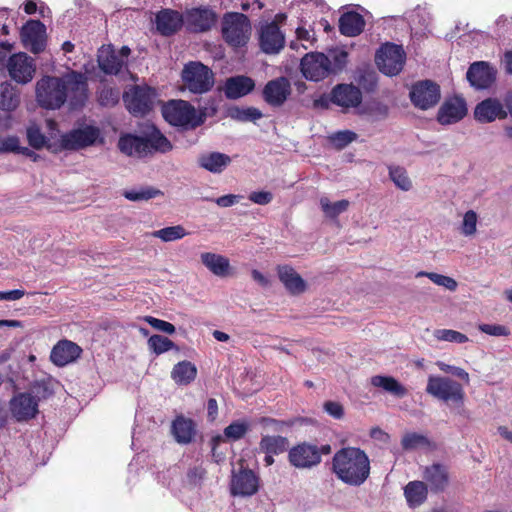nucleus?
<instances>
[{"mask_svg":"<svg viewBox=\"0 0 512 512\" xmlns=\"http://www.w3.org/2000/svg\"><path fill=\"white\" fill-rule=\"evenodd\" d=\"M36 101L47 110L60 109L68 102L71 109L82 108L88 100L87 77L76 71L60 77L43 76L36 82Z\"/></svg>","mask_w":512,"mask_h":512,"instance_id":"obj_1","label":"nucleus"},{"mask_svg":"<svg viewBox=\"0 0 512 512\" xmlns=\"http://www.w3.org/2000/svg\"><path fill=\"white\" fill-rule=\"evenodd\" d=\"M426 392L445 402H454L455 412L459 415L466 414L463 387L457 381L448 377L429 376Z\"/></svg>","mask_w":512,"mask_h":512,"instance_id":"obj_2","label":"nucleus"},{"mask_svg":"<svg viewBox=\"0 0 512 512\" xmlns=\"http://www.w3.org/2000/svg\"><path fill=\"white\" fill-rule=\"evenodd\" d=\"M181 78L184 87L193 94L207 93L215 83L213 71L199 61H191L185 64Z\"/></svg>","mask_w":512,"mask_h":512,"instance_id":"obj_3","label":"nucleus"},{"mask_svg":"<svg viewBox=\"0 0 512 512\" xmlns=\"http://www.w3.org/2000/svg\"><path fill=\"white\" fill-rule=\"evenodd\" d=\"M164 119L174 126L196 128L204 122V116L185 100H171L162 107Z\"/></svg>","mask_w":512,"mask_h":512,"instance_id":"obj_4","label":"nucleus"},{"mask_svg":"<svg viewBox=\"0 0 512 512\" xmlns=\"http://www.w3.org/2000/svg\"><path fill=\"white\" fill-rule=\"evenodd\" d=\"M251 34V24L248 17L242 13L230 12L222 20V35L224 40L233 47L246 45Z\"/></svg>","mask_w":512,"mask_h":512,"instance_id":"obj_5","label":"nucleus"},{"mask_svg":"<svg viewBox=\"0 0 512 512\" xmlns=\"http://www.w3.org/2000/svg\"><path fill=\"white\" fill-rule=\"evenodd\" d=\"M406 53L401 45L386 42L375 54V63L380 72L386 76L398 75L404 67Z\"/></svg>","mask_w":512,"mask_h":512,"instance_id":"obj_6","label":"nucleus"},{"mask_svg":"<svg viewBox=\"0 0 512 512\" xmlns=\"http://www.w3.org/2000/svg\"><path fill=\"white\" fill-rule=\"evenodd\" d=\"M412 105L426 111L435 107L441 99L440 85L430 79L418 80L412 84L409 91Z\"/></svg>","mask_w":512,"mask_h":512,"instance_id":"obj_7","label":"nucleus"},{"mask_svg":"<svg viewBox=\"0 0 512 512\" xmlns=\"http://www.w3.org/2000/svg\"><path fill=\"white\" fill-rule=\"evenodd\" d=\"M60 142L66 150H80L97 143L102 144L104 139L101 137V130L98 127L84 125L63 134Z\"/></svg>","mask_w":512,"mask_h":512,"instance_id":"obj_8","label":"nucleus"},{"mask_svg":"<svg viewBox=\"0 0 512 512\" xmlns=\"http://www.w3.org/2000/svg\"><path fill=\"white\" fill-rule=\"evenodd\" d=\"M156 96V90L151 87L135 86L124 94L123 99L130 113L143 116L153 108Z\"/></svg>","mask_w":512,"mask_h":512,"instance_id":"obj_9","label":"nucleus"},{"mask_svg":"<svg viewBox=\"0 0 512 512\" xmlns=\"http://www.w3.org/2000/svg\"><path fill=\"white\" fill-rule=\"evenodd\" d=\"M300 69L307 80L317 82L331 74V61L323 53L310 52L302 58Z\"/></svg>","mask_w":512,"mask_h":512,"instance_id":"obj_10","label":"nucleus"},{"mask_svg":"<svg viewBox=\"0 0 512 512\" xmlns=\"http://www.w3.org/2000/svg\"><path fill=\"white\" fill-rule=\"evenodd\" d=\"M6 69L12 80L18 84H27L34 77L36 64L32 57L20 52L8 58Z\"/></svg>","mask_w":512,"mask_h":512,"instance_id":"obj_11","label":"nucleus"},{"mask_svg":"<svg viewBox=\"0 0 512 512\" xmlns=\"http://www.w3.org/2000/svg\"><path fill=\"white\" fill-rule=\"evenodd\" d=\"M497 70L489 62H473L466 73V79L470 86L476 90H485L490 88L496 81Z\"/></svg>","mask_w":512,"mask_h":512,"instance_id":"obj_12","label":"nucleus"},{"mask_svg":"<svg viewBox=\"0 0 512 512\" xmlns=\"http://www.w3.org/2000/svg\"><path fill=\"white\" fill-rule=\"evenodd\" d=\"M39 397L31 392H23L15 395L10 400V411L18 421H28L38 414Z\"/></svg>","mask_w":512,"mask_h":512,"instance_id":"obj_13","label":"nucleus"},{"mask_svg":"<svg viewBox=\"0 0 512 512\" xmlns=\"http://www.w3.org/2000/svg\"><path fill=\"white\" fill-rule=\"evenodd\" d=\"M288 458L291 465L300 469H309L321 462L319 448L308 443H301L292 447Z\"/></svg>","mask_w":512,"mask_h":512,"instance_id":"obj_14","label":"nucleus"},{"mask_svg":"<svg viewBox=\"0 0 512 512\" xmlns=\"http://www.w3.org/2000/svg\"><path fill=\"white\" fill-rule=\"evenodd\" d=\"M466 101L461 96L446 99L437 113V121L441 125H450L459 122L467 115Z\"/></svg>","mask_w":512,"mask_h":512,"instance_id":"obj_15","label":"nucleus"},{"mask_svg":"<svg viewBox=\"0 0 512 512\" xmlns=\"http://www.w3.org/2000/svg\"><path fill=\"white\" fill-rule=\"evenodd\" d=\"M291 84L286 77H278L267 82L263 89V98L273 107L282 106L290 96Z\"/></svg>","mask_w":512,"mask_h":512,"instance_id":"obj_16","label":"nucleus"},{"mask_svg":"<svg viewBox=\"0 0 512 512\" xmlns=\"http://www.w3.org/2000/svg\"><path fill=\"white\" fill-rule=\"evenodd\" d=\"M507 111L497 98H486L479 102L474 109V119L482 124L491 123L496 119H505Z\"/></svg>","mask_w":512,"mask_h":512,"instance_id":"obj_17","label":"nucleus"},{"mask_svg":"<svg viewBox=\"0 0 512 512\" xmlns=\"http://www.w3.org/2000/svg\"><path fill=\"white\" fill-rule=\"evenodd\" d=\"M45 25L39 20L28 21L21 30L24 46L33 53H40L45 48Z\"/></svg>","mask_w":512,"mask_h":512,"instance_id":"obj_18","label":"nucleus"},{"mask_svg":"<svg viewBox=\"0 0 512 512\" xmlns=\"http://www.w3.org/2000/svg\"><path fill=\"white\" fill-rule=\"evenodd\" d=\"M354 112L372 119H381L387 116L388 107L370 96L363 101L362 92L354 86Z\"/></svg>","mask_w":512,"mask_h":512,"instance_id":"obj_19","label":"nucleus"},{"mask_svg":"<svg viewBox=\"0 0 512 512\" xmlns=\"http://www.w3.org/2000/svg\"><path fill=\"white\" fill-rule=\"evenodd\" d=\"M260 47L266 54H277L284 47L285 38L275 23L266 24L260 31Z\"/></svg>","mask_w":512,"mask_h":512,"instance_id":"obj_20","label":"nucleus"},{"mask_svg":"<svg viewBox=\"0 0 512 512\" xmlns=\"http://www.w3.org/2000/svg\"><path fill=\"white\" fill-rule=\"evenodd\" d=\"M258 490V478L250 469H241L233 473L231 480V493L233 495L250 496Z\"/></svg>","mask_w":512,"mask_h":512,"instance_id":"obj_21","label":"nucleus"},{"mask_svg":"<svg viewBox=\"0 0 512 512\" xmlns=\"http://www.w3.org/2000/svg\"><path fill=\"white\" fill-rule=\"evenodd\" d=\"M82 349L69 340L59 341L50 354L51 361L57 366H65L80 357Z\"/></svg>","mask_w":512,"mask_h":512,"instance_id":"obj_22","label":"nucleus"},{"mask_svg":"<svg viewBox=\"0 0 512 512\" xmlns=\"http://www.w3.org/2000/svg\"><path fill=\"white\" fill-rule=\"evenodd\" d=\"M216 15L210 9H192L187 12L185 24L187 29L193 32H204L215 24Z\"/></svg>","mask_w":512,"mask_h":512,"instance_id":"obj_23","label":"nucleus"},{"mask_svg":"<svg viewBox=\"0 0 512 512\" xmlns=\"http://www.w3.org/2000/svg\"><path fill=\"white\" fill-rule=\"evenodd\" d=\"M332 471L338 479L352 484V449L342 448L333 457Z\"/></svg>","mask_w":512,"mask_h":512,"instance_id":"obj_24","label":"nucleus"},{"mask_svg":"<svg viewBox=\"0 0 512 512\" xmlns=\"http://www.w3.org/2000/svg\"><path fill=\"white\" fill-rule=\"evenodd\" d=\"M254 87L252 78L244 75L233 76L225 81L224 94L228 99H238L249 94Z\"/></svg>","mask_w":512,"mask_h":512,"instance_id":"obj_25","label":"nucleus"},{"mask_svg":"<svg viewBox=\"0 0 512 512\" xmlns=\"http://www.w3.org/2000/svg\"><path fill=\"white\" fill-rule=\"evenodd\" d=\"M424 478L434 493L443 492L449 484V473L443 464L434 463L427 466L424 471Z\"/></svg>","mask_w":512,"mask_h":512,"instance_id":"obj_26","label":"nucleus"},{"mask_svg":"<svg viewBox=\"0 0 512 512\" xmlns=\"http://www.w3.org/2000/svg\"><path fill=\"white\" fill-rule=\"evenodd\" d=\"M183 22L181 14L173 10H162L156 15L157 30L164 36L174 34Z\"/></svg>","mask_w":512,"mask_h":512,"instance_id":"obj_27","label":"nucleus"},{"mask_svg":"<svg viewBox=\"0 0 512 512\" xmlns=\"http://www.w3.org/2000/svg\"><path fill=\"white\" fill-rule=\"evenodd\" d=\"M21 104V91L12 83L5 81L0 84V110L14 112Z\"/></svg>","mask_w":512,"mask_h":512,"instance_id":"obj_28","label":"nucleus"},{"mask_svg":"<svg viewBox=\"0 0 512 512\" xmlns=\"http://www.w3.org/2000/svg\"><path fill=\"white\" fill-rule=\"evenodd\" d=\"M120 151L128 156L145 157L148 155V146L144 137L127 134L121 136L118 142Z\"/></svg>","mask_w":512,"mask_h":512,"instance_id":"obj_29","label":"nucleus"},{"mask_svg":"<svg viewBox=\"0 0 512 512\" xmlns=\"http://www.w3.org/2000/svg\"><path fill=\"white\" fill-rule=\"evenodd\" d=\"M277 272L280 281L290 293L300 294L305 291V281L291 266H278Z\"/></svg>","mask_w":512,"mask_h":512,"instance_id":"obj_30","label":"nucleus"},{"mask_svg":"<svg viewBox=\"0 0 512 512\" xmlns=\"http://www.w3.org/2000/svg\"><path fill=\"white\" fill-rule=\"evenodd\" d=\"M231 163V158L221 152H210L199 156L198 164L201 168L219 174Z\"/></svg>","mask_w":512,"mask_h":512,"instance_id":"obj_31","label":"nucleus"},{"mask_svg":"<svg viewBox=\"0 0 512 512\" xmlns=\"http://www.w3.org/2000/svg\"><path fill=\"white\" fill-rule=\"evenodd\" d=\"M371 385L383 389L396 398H404L408 395L407 388L396 378L389 375H375L370 379Z\"/></svg>","mask_w":512,"mask_h":512,"instance_id":"obj_32","label":"nucleus"},{"mask_svg":"<svg viewBox=\"0 0 512 512\" xmlns=\"http://www.w3.org/2000/svg\"><path fill=\"white\" fill-rule=\"evenodd\" d=\"M98 65L106 74H118L124 65V60L110 48H102L98 54Z\"/></svg>","mask_w":512,"mask_h":512,"instance_id":"obj_33","label":"nucleus"},{"mask_svg":"<svg viewBox=\"0 0 512 512\" xmlns=\"http://www.w3.org/2000/svg\"><path fill=\"white\" fill-rule=\"evenodd\" d=\"M200 257L202 264L214 275L225 277L229 274L230 262L228 258L212 252L202 253Z\"/></svg>","mask_w":512,"mask_h":512,"instance_id":"obj_34","label":"nucleus"},{"mask_svg":"<svg viewBox=\"0 0 512 512\" xmlns=\"http://www.w3.org/2000/svg\"><path fill=\"white\" fill-rule=\"evenodd\" d=\"M172 434L180 444L190 443L195 436V424L191 419L177 417L172 423Z\"/></svg>","mask_w":512,"mask_h":512,"instance_id":"obj_35","label":"nucleus"},{"mask_svg":"<svg viewBox=\"0 0 512 512\" xmlns=\"http://www.w3.org/2000/svg\"><path fill=\"white\" fill-rule=\"evenodd\" d=\"M404 496L407 504L411 508H416L422 505L428 496L427 485L422 481H410L404 487Z\"/></svg>","mask_w":512,"mask_h":512,"instance_id":"obj_36","label":"nucleus"},{"mask_svg":"<svg viewBox=\"0 0 512 512\" xmlns=\"http://www.w3.org/2000/svg\"><path fill=\"white\" fill-rule=\"evenodd\" d=\"M370 475V460L366 452L354 447V486L363 484Z\"/></svg>","mask_w":512,"mask_h":512,"instance_id":"obj_37","label":"nucleus"},{"mask_svg":"<svg viewBox=\"0 0 512 512\" xmlns=\"http://www.w3.org/2000/svg\"><path fill=\"white\" fill-rule=\"evenodd\" d=\"M358 87L367 94L374 93L378 87V74L371 66L358 68Z\"/></svg>","mask_w":512,"mask_h":512,"instance_id":"obj_38","label":"nucleus"},{"mask_svg":"<svg viewBox=\"0 0 512 512\" xmlns=\"http://www.w3.org/2000/svg\"><path fill=\"white\" fill-rule=\"evenodd\" d=\"M144 139L148 146V154L153 152L166 153L172 150L171 142L154 126Z\"/></svg>","mask_w":512,"mask_h":512,"instance_id":"obj_39","label":"nucleus"},{"mask_svg":"<svg viewBox=\"0 0 512 512\" xmlns=\"http://www.w3.org/2000/svg\"><path fill=\"white\" fill-rule=\"evenodd\" d=\"M196 367L189 361H182L176 364L171 372V377L175 382L188 384L196 377Z\"/></svg>","mask_w":512,"mask_h":512,"instance_id":"obj_40","label":"nucleus"},{"mask_svg":"<svg viewBox=\"0 0 512 512\" xmlns=\"http://www.w3.org/2000/svg\"><path fill=\"white\" fill-rule=\"evenodd\" d=\"M259 446L262 452L277 455L287 449L288 439L283 436H263Z\"/></svg>","mask_w":512,"mask_h":512,"instance_id":"obj_41","label":"nucleus"},{"mask_svg":"<svg viewBox=\"0 0 512 512\" xmlns=\"http://www.w3.org/2000/svg\"><path fill=\"white\" fill-rule=\"evenodd\" d=\"M228 116L239 122H255L262 118V112L255 107L233 106L228 109Z\"/></svg>","mask_w":512,"mask_h":512,"instance_id":"obj_42","label":"nucleus"},{"mask_svg":"<svg viewBox=\"0 0 512 512\" xmlns=\"http://www.w3.org/2000/svg\"><path fill=\"white\" fill-rule=\"evenodd\" d=\"M189 232L182 225L168 226L151 233V236L163 242H173L183 239Z\"/></svg>","mask_w":512,"mask_h":512,"instance_id":"obj_43","label":"nucleus"},{"mask_svg":"<svg viewBox=\"0 0 512 512\" xmlns=\"http://www.w3.org/2000/svg\"><path fill=\"white\" fill-rule=\"evenodd\" d=\"M332 103L349 108L352 106V84H338L331 92Z\"/></svg>","mask_w":512,"mask_h":512,"instance_id":"obj_44","label":"nucleus"},{"mask_svg":"<svg viewBox=\"0 0 512 512\" xmlns=\"http://www.w3.org/2000/svg\"><path fill=\"white\" fill-rule=\"evenodd\" d=\"M349 206L350 202L348 200L331 202L327 197L320 199V207L324 215L330 219H335L340 214L347 211Z\"/></svg>","mask_w":512,"mask_h":512,"instance_id":"obj_45","label":"nucleus"},{"mask_svg":"<svg viewBox=\"0 0 512 512\" xmlns=\"http://www.w3.org/2000/svg\"><path fill=\"white\" fill-rule=\"evenodd\" d=\"M431 441L423 434L416 432L406 433L401 440V446L405 451H412L419 448H428L431 446Z\"/></svg>","mask_w":512,"mask_h":512,"instance_id":"obj_46","label":"nucleus"},{"mask_svg":"<svg viewBox=\"0 0 512 512\" xmlns=\"http://www.w3.org/2000/svg\"><path fill=\"white\" fill-rule=\"evenodd\" d=\"M389 178L395 186L402 191H409L412 188V181L410 180L405 168L401 166H389Z\"/></svg>","mask_w":512,"mask_h":512,"instance_id":"obj_47","label":"nucleus"},{"mask_svg":"<svg viewBox=\"0 0 512 512\" xmlns=\"http://www.w3.org/2000/svg\"><path fill=\"white\" fill-rule=\"evenodd\" d=\"M331 61V73L341 71L348 62L349 53L342 48H334L329 50L326 55Z\"/></svg>","mask_w":512,"mask_h":512,"instance_id":"obj_48","label":"nucleus"},{"mask_svg":"<svg viewBox=\"0 0 512 512\" xmlns=\"http://www.w3.org/2000/svg\"><path fill=\"white\" fill-rule=\"evenodd\" d=\"M162 192L153 187L140 188L124 192V197L130 201H147L161 195Z\"/></svg>","mask_w":512,"mask_h":512,"instance_id":"obj_49","label":"nucleus"},{"mask_svg":"<svg viewBox=\"0 0 512 512\" xmlns=\"http://www.w3.org/2000/svg\"><path fill=\"white\" fill-rule=\"evenodd\" d=\"M148 345L157 355L167 352L175 346L170 339L161 335H152L148 339Z\"/></svg>","mask_w":512,"mask_h":512,"instance_id":"obj_50","label":"nucleus"},{"mask_svg":"<svg viewBox=\"0 0 512 512\" xmlns=\"http://www.w3.org/2000/svg\"><path fill=\"white\" fill-rule=\"evenodd\" d=\"M21 153L24 155L29 154L28 148L20 146L19 138L17 136H8L0 140V153Z\"/></svg>","mask_w":512,"mask_h":512,"instance_id":"obj_51","label":"nucleus"},{"mask_svg":"<svg viewBox=\"0 0 512 512\" xmlns=\"http://www.w3.org/2000/svg\"><path fill=\"white\" fill-rule=\"evenodd\" d=\"M434 335L437 339L447 342L462 344L468 341V337L465 334L451 329H438Z\"/></svg>","mask_w":512,"mask_h":512,"instance_id":"obj_52","label":"nucleus"},{"mask_svg":"<svg viewBox=\"0 0 512 512\" xmlns=\"http://www.w3.org/2000/svg\"><path fill=\"white\" fill-rule=\"evenodd\" d=\"M120 92L111 87H103L98 94V102L102 106L111 107L118 103Z\"/></svg>","mask_w":512,"mask_h":512,"instance_id":"obj_53","label":"nucleus"},{"mask_svg":"<svg viewBox=\"0 0 512 512\" xmlns=\"http://www.w3.org/2000/svg\"><path fill=\"white\" fill-rule=\"evenodd\" d=\"M27 139L29 145L35 149L42 148L46 143V137L41 133L40 128L36 124H31L27 128Z\"/></svg>","mask_w":512,"mask_h":512,"instance_id":"obj_54","label":"nucleus"},{"mask_svg":"<svg viewBox=\"0 0 512 512\" xmlns=\"http://www.w3.org/2000/svg\"><path fill=\"white\" fill-rule=\"evenodd\" d=\"M329 143L337 149H342L352 142V131H338L328 137Z\"/></svg>","mask_w":512,"mask_h":512,"instance_id":"obj_55","label":"nucleus"},{"mask_svg":"<svg viewBox=\"0 0 512 512\" xmlns=\"http://www.w3.org/2000/svg\"><path fill=\"white\" fill-rule=\"evenodd\" d=\"M426 277H428L433 283L443 286L450 291H455L458 285L455 279L435 272L427 273Z\"/></svg>","mask_w":512,"mask_h":512,"instance_id":"obj_56","label":"nucleus"},{"mask_svg":"<svg viewBox=\"0 0 512 512\" xmlns=\"http://www.w3.org/2000/svg\"><path fill=\"white\" fill-rule=\"evenodd\" d=\"M477 214L469 210L464 214L462 222V233L466 236L473 235L476 232Z\"/></svg>","mask_w":512,"mask_h":512,"instance_id":"obj_57","label":"nucleus"},{"mask_svg":"<svg viewBox=\"0 0 512 512\" xmlns=\"http://www.w3.org/2000/svg\"><path fill=\"white\" fill-rule=\"evenodd\" d=\"M247 430L248 426L245 423L233 422L225 428L224 434L228 438L238 440L246 434Z\"/></svg>","mask_w":512,"mask_h":512,"instance_id":"obj_58","label":"nucleus"},{"mask_svg":"<svg viewBox=\"0 0 512 512\" xmlns=\"http://www.w3.org/2000/svg\"><path fill=\"white\" fill-rule=\"evenodd\" d=\"M478 329L487 335L490 336H508L510 335V330L500 324H480Z\"/></svg>","mask_w":512,"mask_h":512,"instance_id":"obj_59","label":"nucleus"},{"mask_svg":"<svg viewBox=\"0 0 512 512\" xmlns=\"http://www.w3.org/2000/svg\"><path fill=\"white\" fill-rule=\"evenodd\" d=\"M145 321L156 330L165 332L167 334H173L175 332L174 325L167 321L157 319L152 316L145 317Z\"/></svg>","mask_w":512,"mask_h":512,"instance_id":"obj_60","label":"nucleus"},{"mask_svg":"<svg viewBox=\"0 0 512 512\" xmlns=\"http://www.w3.org/2000/svg\"><path fill=\"white\" fill-rule=\"evenodd\" d=\"M437 365L441 371L452 374L453 376L464 380L466 383H469V374L463 368L445 364L443 362H438Z\"/></svg>","mask_w":512,"mask_h":512,"instance_id":"obj_61","label":"nucleus"},{"mask_svg":"<svg viewBox=\"0 0 512 512\" xmlns=\"http://www.w3.org/2000/svg\"><path fill=\"white\" fill-rule=\"evenodd\" d=\"M242 198V195L227 194L216 199L205 198V200L214 201L219 207L227 208L237 204Z\"/></svg>","mask_w":512,"mask_h":512,"instance_id":"obj_62","label":"nucleus"},{"mask_svg":"<svg viewBox=\"0 0 512 512\" xmlns=\"http://www.w3.org/2000/svg\"><path fill=\"white\" fill-rule=\"evenodd\" d=\"M339 31L342 35L352 36V11L344 12L339 18Z\"/></svg>","mask_w":512,"mask_h":512,"instance_id":"obj_63","label":"nucleus"},{"mask_svg":"<svg viewBox=\"0 0 512 512\" xmlns=\"http://www.w3.org/2000/svg\"><path fill=\"white\" fill-rule=\"evenodd\" d=\"M248 199L258 205H267L273 200V194L269 191H253Z\"/></svg>","mask_w":512,"mask_h":512,"instance_id":"obj_64","label":"nucleus"}]
</instances>
